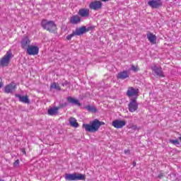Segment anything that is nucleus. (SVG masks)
I'll return each instance as SVG.
<instances>
[{
    "mask_svg": "<svg viewBox=\"0 0 181 181\" xmlns=\"http://www.w3.org/2000/svg\"><path fill=\"white\" fill-rule=\"evenodd\" d=\"M151 70L157 77H165V74L162 70V66H156V65H154L151 67Z\"/></svg>",
    "mask_w": 181,
    "mask_h": 181,
    "instance_id": "ddd939ff",
    "label": "nucleus"
},
{
    "mask_svg": "<svg viewBox=\"0 0 181 181\" xmlns=\"http://www.w3.org/2000/svg\"><path fill=\"white\" fill-rule=\"evenodd\" d=\"M32 42V41L29 39V37L28 36H25L21 42V48L23 50H27L28 47H30V43Z\"/></svg>",
    "mask_w": 181,
    "mask_h": 181,
    "instance_id": "9b49d317",
    "label": "nucleus"
},
{
    "mask_svg": "<svg viewBox=\"0 0 181 181\" xmlns=\"http://www.w3.org/2000/svg\"><path fill=\"white\" fill-rule=\"evenodd\" d=\"M14 168H18L19 167V160H16L13 163Z\"/></svg>",
    "mask_w": 181,
    "mask_h": 181,
    "instance_id": "bb28decb",
    "label": "nucleus"
},
{
    "mask_svg": "<svg viewBox=\"0 0 181 181\" xmlns=\"http://www.w3.org/2000/svg\"><path fill=\"white\" fill-rule=\"evenodd\" d=\"M170 144H173V145H179L180 142L179 140H170Z\"/></svg>",
    "mask_w": 181,
    "mask_h": 181,
    "instance_id": "a878e982",
    "label": "nucleus"
},
{
    "mask_svg": "<svg viewBox=\"0 0 181 181\" xmlns=\"http://www.w3.org/2000/svg\"><path fill=\"white\" fill-rule=\"evenodd\" d=\"M103 125H105V122L95 119L90 121V124H83L82 127L84 128L86 132H97L100 129V127Z\"/></svg>",
    "mask_w": 181,
    "mask_h": 181,
    "instance_id": "f257e3e1",
    "label": "nucleus"
},
{
    "mask_svg": "<svg viewBox=\"0 0 181 181\" xmlns=\"http://www.w3.org/2000/svg\"><path fill=\"white\" fill-rule=\"evenodd\" d=\"M136 98H132L128 105L129 111L130 112H135L138 110V103L136 102Z\"/></svg>",
    "mask_w": 181,
    "mask_h": 181,
    "instance_id": "9d476101",
    "label": "nucleus"
},
{
    "mask_svg": "<svg viewBox=\"0 0 181 181\" xmlns=\"http://www.w3.org/2000/svg\"><path fill=\"white\" fill-rule=\"evenodd\" d=\"M67 105V103L62 104V107H66Z\"/></svg>",
    "mask_w": 181,
    "mask_h": 181,
    "instance_id": "473e14b6",
    "label": "nucleus"
},
{
    "mask_svg": "<svg viewBox=\"0 0 181 181\" xmlns=\"http://www.w3.org/2000/svg\"><path fill=\"white\" fill-rule=\"evenodd\" d=\"M132 70L136 73V71H139V67L138 66L132 65Z\"/></svg>",
    "mask_w": 181,
    "mask_h": 181,
    "instance_id": "393cba45",
    "label": "nucleus"
},
{
    "mask_svg": "<svg viewBox=\"0 0 181 181\" xmlns=\"http://www.w3.org/2000/svg\"><path fill=\"white\" fill-rule=\"evenodd\" d=\"M0 80H1V77H0Z\"/></svg>",
    "mask_w": 181,
    "mask_h": 181,
    "instance_id": "f704fd0d",
    "label": "nucleus"
},
{
    "mask_svg": "<svg viewBox=\"0 0 181 181\" xmlns=\"http://www.w3.org/2000/svg\"><path fill=\"white\" fill-rule=\"evenodd\" d=\"M126 95L129 98H131V97H134V98L138 100V97L139 96V89L130 86L127 88Z\"/></svg>",
    "mask_w": 181,
    "mask_h": 181,
    "instance_id": "0eeeda50",
    "label": "nucleus"
},
{
    "mask_svg": "<svg viewBox=\"0 0 181 181\" xmlns=\"http://www.w3.org/2000/svg\"><path fill=\"white\" fill-rule=\"evenodd\" d=\"M84 110H86L89 112L95 113L98 112V109H97L95 106L91 105H88L86 106H84Z\"/></svg>",
    "mask_w": 181,
    "mask_h": 181,
    "instance_id": "4be33fe9",
    "label": "nucleus"
},
{
    "mask_svg": "<svg viewBox=\"0 0 181 181\" xmlns=\"http://www.w3.org/2000/svg\"><path fill=\"white\" fill-rule=\"evenodd\" d=\"M148 5L153 9H158L162 6V1L160 0H151L148 2Z\"/></svg>",
    "mask_w": 181,
    "mask_h": 181,
    "instance_id": "4468645a",
    "label": "nucleus"
},
{
    "mask_svg": "<svg viewBox=\"0 0 181 181\" xmlns=\"http://www.w3.org/2000/svg\"><path fill=\"white\" fill-rule=\"evenodd\" d=\"M86 175L84 174L80 173H73V174H65V180L74 181V180H85Z\"/></svg>",
    "mask_w": 181,
    "mask_h": 181,
    "instance_id": "39448f33",
    "label": "nucleus"
},
{
    "mask_svg": "<svg viewBox=\"0 0 181 181\" xmlns=\"http://www.w3.org/2000/svg\"><path fill=\"white\" fill-rule=\"evenodd\" d=\"M133 166L134 167L136 166V162H135V161L133 162Z\"/></svg>",
    "mask_w": 181,
    "mask_h": 181,
    "instance_id": "2f4dec72",
    "label": "nucleus"
},
{
    "mask_svg": "<svg viewBox=\"0 0 181 181\" xmlns=\"http://www.w3.org/2000/svg\"><path fill=\"white\" fill-rule=\"evenodd\" d=\"M124 153L126 155H129V153H131V151H129V149H126L124 150Z\"/></svg>",
    "mask_w": 181,
    "mask_h": 181,
    "instance_id": "cd10ccee",
    "label": "nucleus"
},
{
    "mask_svg": "<svg viewBox=\"0 0 181 181\" xmlns=\"http://www.w3.org/2000/svg\"><path fill=\"white\" fill-rule=\"evenodd\" d=\"M26 50L29 56H36V54H39V47L37 46L30 45Z\"/></svg>",
    "mask_w": 181,
    "mask_h": 181,
    "instance_id": "f8f14e48",
    "label": "nucleus"
},
{
    "mask_svg": "<svg viewBox=\"0 0 181 181\" xmlns=\"http://www.w3.org/2000/svg\"><path fill=\"white\" fill-rule=\"evenodd\" d=\"M117 78L118 80H125L126 78H129V74L128 71H123L117 74Z\"/></svg>",
    "mask_w": 181,
    "mask_h": 181,
    "instance_id": "a211bd4d",
    "label": "nucleus"
},
{
    "mask_svg": "<svg viewBox=\"0 0 181 181\" xmlns=\"http://www.w3.org/2000/svg\"><path fill=\"white\" fill-rule=\"evenodd\" d=\"M15 97H16V98H19V101H21V103H23L24 104H30V100H29V96H28V95L22 96L19 94H16Z\"/></svg>",
    "mask_w": 181,
    "mask_h": 181,
    "instance_id": "f3484780",
    "label": "nucleus"
},
{
    "mask_svg": "<svg viewBox=\"0 0 181 181\" xmlns=\"http://www.w3.org/2000/svg\"><path fill=\"white\" fill-rule=\"evenodd\" d=\"M67 101L70 104H75L76 105H78V107H81V103H80L78 100H77L71 96H69L67 98Z\"/></svg>",
    "mask_w": 181,
    "mask_h": 181,
    "instance_id": "412c9836",
    "label": "nucleus"
},
{
    "mask_svg": "<svg viewBox=\"0 0 181 181\" xmlns=\"http://www.w3.org/2000/svg\"><path fill=\"white\" fill-rule=\"evenodd\" d=\"M69 124L73 127V128H78V122L76 118L71 117L69 119Z\"/></svg>",
    "mask_w": 181,
    "mask_h": 181,
    "instance_id": "5701e85b",
    "label": "nucleus"
},
{
    "mask_svg": "<svg viewBox=\"0 0 181 181\" xmlns=\"http://www.w3.org/2000/svg\"><path fill=\"white\" fill-rule=\"evenodd\" d=\"M100 1H102V2H108V1L110 0H100Z\"/></svg>",
    "mask_w": 181,
    "mask_h": 181,
    "instance_id": "72a5a7b5",
    "label": "nucleus"
},
{
    "mask_svg": "<svg viewBox=\"0 0 181 181\" xmlns=\"http://www.w3.org/2000/svg\"><path fill=\"white\" fill-rule=\"evenodd\" d=\"M4 87V82H2V78L0 79V88H2Z\"/></svg>",
    "mask_w": 181,
    "mask_h": 181,
    "instance_id": "c85d7f7f",
    "label": "nucleus"
},
{
    "mask_svg": "<svg viewBox=\"0 0 181 181\" xmlns=\"http://www.w3.org/2000/svg\"><path fill=\"white\" fill-rule=\"evenodd\" d=\"M158 179H162V177H163V173H160L158 176Z\"/></svg>",
    "mask_w": 181,
    "mask_h": 181,
    "instance_id": "c756f323",
    "label": "nucleus"
},
{
    "mask_svg": "<svg viewBox=\"0 0 181 181\" xmlns=\"http://www.w3.org/2000/svg\"><path fill=\"white\" fill-rule=\"evenodd\" d=\"M13 57L12 51L11 49L7 51L6 54L0 59V67H8L11 64V59Z\"/></svg>",
    "mask_w": 181,
    "mask_h": 181,
    "instance_id": "20e7f679",
    "label": "nucleus"
},
{
    "mask_svg": "<svg viewBox=\"0 0 181 181\" xmlns=\"http://www.w3.org/2000/svg\"><path fill=\"white\" fill-rule=\"evenodd\" d=\"M125 125H127V122L125 120L115 119L112 122V126H113L114 128H116V129H121L122 128H124Z\"/></svg>",
    "mask_w": 181,
    "mask_h": 181,
    "instance_id": "1a4fd4ad",
    "label": "nucleus"
},
{
    "mask_svg": "<svg viewBox=\"0 0 181 181\" xmlns=\"http://www.w3.org/2000/svg\"><path fill=\"white\" fill-rule=\"evenodd\" d=\"M78 15H79L81 18H88V16H90V9L87 8H80L78 11Z\"/></svg>",
    "mask_w": 181,
    "mask_h": 181,
    "instance_id": "2eb2a0df",
    "label": "nucleus"
},
{
    "mask_svg": "<svg viewBox=\"0 0 181 181\" xmlns=\"http://www.w3.org/2000/svg\"><path fill=\"white\" fill-rule=\"evenodd\" d=\"M21 152H22V153H23V155H26V149L21 148Z\"/></svg>",
    "mask_w": 181,
    "mask_h": 181,
    "instance_id": "7c9ffc66",
    "label": "nucleus"
},
{
    "mask_svg": "<svg viewBox=\"0 0 181 181\" xmlns=\"http://www.w3.org/2000/svg\"><path fill=\"white\" fill-rule=\"evenodd\" d=\"M147 39L151 45H156V35L152 33H147Z\"/></svg>",
    "mask_w": 181,
    "mask_h": 181,
    "instance_id": "aec40b11",
    "label": "nucleus"
},
{
    "mask_svg": "<svg viewBox=\"0 0 181 181\" xmlns=\"http://www.w3.org/2000/svg\"><path fill=\"white\" fill-rule=\"evenodd\" d=\"M59 110H60V107H50L47 110V114L48 115H51V117H53V115H57V114H59Z\"/></svg>",
    "mask_w": 181,
    "mask_h": 181,
    "instance_id": "6ab92c4d",
    "label": "nucleus"
},
{
    "mask_svg": "<svg viewBox=\"0 0 181 181\" xmlns=\"http://www.w3.org/2000/svg\"><path fill=\"white\" fill-rule=\"evenodd\" d=\"M90 30H91V27L87 28L86 26H82L79 28H76L72 32L71 34H69L66 36V40H71V38L74 37V36H80L81 35H84V33H87V32H90Z\"/></svg>",
    "mask_w": 181,
    "mask_h": 181,
    "instance_id": "7ed1b4c3",
    "label": "nucleus"
},
{
    "mask_svg": "<svg viewBox=\"0 0 181 181\" xmlns=\"http://www.w3.org/2000/svg\"><path fill=\"white\" fill-rule=\"evenodd\" d=\"M18 88V86L15 81H11L10 83L5 86L4 93L5 94H13V92Z\"/></svg>",
    "mask_w": 181,
    "mask_h": 181,
    "instance_id": "423d86ee",
    "label": "nucleus"
},
{
    "mask_svg": "<svg viewBox=\"0 0 181 181\" xmlns=\"http://www.w3.org/2000/svg\"><path fill=\"white\" fill-rule=\"evenodd\" d=\"M50 89L51 90H57L58 91H60V90H62V88H60V86H59L58 83L56 82L51 83Z\"/></svg>",
    "mask_w": 181,
    "mask_h": 181,
    "instance_id": "b1692460",
    "label": "nucleus"
},
{
    "mask_svg": "<svg viewBox=\"0 0 181 181\" xmlns=\"http://www.w3.org/2000/svg\"><path fill=\"white\" fill-rule=\"evenodd\" d=\"M101 8H103V3L98 0H95L89 4V9H91V11H100Z\"/></svg>",
    "mask_w": 181,
    "mask_h": 181,
    "instance_id": "6e6552de",
    "label": "nucleus"
},
{
    "mask_svg": "<svg viewBox=\"0 0 181 181\" xmlns=\"http://www.w3.org/2000/svg\"><path fill=\"white\" fill-rule=\"evenodd\" d=\"M81 22V17L78 15H74L72 16L69 19V23H71V25H77Z\"/></svg>",
    "mask_w": 181,
    "mask_h": 181,
    "instance_id": "dca6fc26",
    "label": "nucleus"
},
{
    "mask_svg": "<svg viewBox=\"0 0 181 181\" xmlns=\"http://www.w3.org/2000/svg\"><path fill=\"white\" fill-rule=\"evenodd\" d=\"M41 26L45 30H47L49 33H56V32H57V25L53 21L44 19L41 21Z\"/></svg>",
    "mask_w": 181,
    "mask_h": 181,
    "instance_id": "f03ea898",
    "label": "nucleus"
}]
</instances>
